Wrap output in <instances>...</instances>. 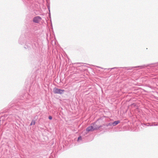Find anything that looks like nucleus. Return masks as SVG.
Returning <instances> with one entry per match:
<instances>
[{
    "label": "nucleus",
    "mask_w": 158,
    "mask_h": 158,
    "mask_svg": "<svg viewBox=\"0 0 158 158\" xmlns=\"http://www.w3.org/2000/svg\"><path fill=\"white\" fill-rule=\"evenodd\" d=\"M99 127H100L98 126L95 123H94L93 125L88 127L86 129V131L87 132L93 131L98 129Z\"/></svg>",
    "instance_id": "obj_1"
},
{
    "label": "nucleus",
    "mask_w": 158,
    "mask_h": 158,
    "mask_svg": "<svg viewBox=\"0 0 158 158\" xmlns=\"http://www.w3.org/2000/svg\"><path fill=\"white\" fill-rule=\"evenodd\" d=\"M41 18L40 16H36L34 17L33 19V21L35 23H38L41 20Z\"/></svg>",
    "instance_id": "obj_3"
},
{
    "label": "nucleus",
    "mask_w": 158,
    "mask_h": 158,
    "mask_svg": "<svg viewBox=\"0 0 158 158\" xmlns=\"http://www.w3.org/2000/svg\"><path fill=\"white\" fill-rule=\"evenodd\" d=\"M138 67H141V68H143V66H138Z\"/></svg>",
    "instance_id": "obj_10"
},
{
    "label": "nucleus",
    "mask_w": 158,
    "mask_h": 158,
    "mask_svg": "<svg viewBox=\"0 0 158 158\" xmlns=\"http://www.w3.org/2000/svg\"><path fill=\"white\" fill-rule=\"evenodd\" d=\"M53 91L55 94H61L64 93V89H60L55 87L53 89Z\"/></svg>",
    "instance_id": "obj_2"
},
{
    "label": "nucleus",
    "mask_w": 158,
    "mask_h": 158,
    "mask_svg": "<svg viewBox=\"0 0 158 158\" xmlns=\"http://www.w3.org/2000/svg\"><path fill=\"white\" fill-rule=\"evenodd\" d=\"M157 124H154V125H152L151 126H156Z\"/></svg>",
    "instance_id": "obj_9"
},
{
    "label": "nucleus",
    "mask_w": 158,
    "mask_h": 158,
    "mask_svg": "<svg viewBox=\"0 0 158 158\" xmlns=\"http://www.w3.org/2000/svg\"><path fill=\"white\" fill-rule=\"evenodd\" d=\"M48 8L49 10V11H50V6L49 5H48Z\"/></svg>",
    "instance_id": "obj_8"
},
{
    "label": "nucleus",
    "mask_w": 158,
    "mask_h": 158,
    "mask_svg": "<svg viewBox=\"0 0 158 158\" xmlns=\"http://www.w3.org/2000/svg\"><path fill=\"white\" fill-rule=\"evenodd\" d=\"M81 136H79L78 138V141H79V140H81Z\"/></svg>",
    "instance_id": "obj_6"
},
{
    "label": "nucleus",
    "mask_w": 158,
    "mask_h": 158,
    "mask_svg": "<svg viewBox=\"0 0 158 158\" xmlns=\"http://www.w3.org/2000/svg\"><path fill=\"white\" fill-rule=\"evenodd\" d=\"M48 118L50 120H51L52 119V117L51 116H49Z\"/></svg>",
    "instance_id": "obj_7"
},
{
    "label": "nucleus",
    "mask_w": 158,
    "mask_h": 158,
    "mask_svg": "<svg viewBox=\"0 0 158 158\" xmlns=\"http://www.w3.org/2000/svg\"><path fill=\"white\" fill-rule=\"evenodd\" d=\"M119 123V121H114V123H113L112 124L113 126H115Z\"/></svg>",
    "instance_id": "obj_4"
},
{
    "label": "nucleus",
    "mask_w": 158,
    "mask_h": 158,
    "mask_svg": "<svg viewBox=\"0 0 158 158\" xmlns=\"http://www.w3.org/2000/svg\"><path fill=\"white\" fill-rule=\"evenodd\" d=\"M35 121L34 120H32L31 122L30 123V125L31 126L32 125H35Z\"/></svg>",
    "instance_id": "obj_5"
}]
</instances>
